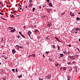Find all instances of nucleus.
I'll return each mask as SVG.
<instances>
[{
	"label": "nucleus",
	"instance_id": "obj_59",
	"mask_svg": "<svg viewBox=\"0 0 80 80\" xmlns=\"http://www.w3.org/2000/svg\"><path fill=\"white\" fill-rule=\"evenodd\" d=\"M46 39H47V40H48V39H49V38H46Z\"/></svg>",
	"mask_w": 80,
	"mask_h": 80
},
{
	"label": "nucleus",
	"instance_id": "obj_37",
	"mask_svg": "<svg viewBox=\"0 0 80 80\" xmlns=\"http://www.w3.org/2000/svg\"><path fill=\"white\" fill-rule=\"evenodd\" d=\"M57 47L58 48V50H60V47L59 46H58Z\"/></svg>",
	"mask_w": 80,
	"mask_h": 80
},
{
	"label": "nucleus",
	"instance_id": "obj_20",
	"mask_svg": "<svg viewBox=\"0 0 80 80\" xmlns=\"http://www.w3.org/2000/svg\"><path fill=\"white\" fill-rule=\"evenodd\" d=\"M74 68V69L75 70H77V67L76 66H74L73 67Z\"/></svg>",
	"mask_w": 80,
	"mask_h": 80
},
{
	"label": "nucleus",
	"instance_id": "obj_22",
	"mask_svg": "<svg viewBox=\"0 0 80 80\" xmlns=\"http://www.w3.org/2000/svg\"><path fill=\"white\" fill-rule=\"evenodd\" d=\"M80 18H78V17H77L76 18V20H77V21H78V20H80Z\"/></svg>",
	"mask_w": 80,
	"mask_h": 80
},
{
	"label": "nucleus",
	"instance_id": "obj_1",
	"mask_svg": "<svg viewBox=\"0 0 80 80\" xmlns=\"http://www.w3.org/2000/svg\"><path fill=\"white\" fill-rule=\"evenodd\" d=\"M16 48L17 49H18V50H20V48H23L21 46H18V45H17L16 46Z\"/></svg>",
	"mask_w": 80,
	"mask_h": 80
},
{
	"label": "nucleus",
	"instance_id": "obj_28",
	"mask_svg": "<svg viewBox=\"0 0 80 80\" xmlns=\"http://www.w3.org/2000/svg\"><path fill=\"white\" fill-rule=\"evenodd\" d=\"M50 53V52H49V51H48V52H46V53L47 55H48V53Z\"/></svg>",
	"mask_w": 80,
	"mask_h": 80
},
{
	"label": "nucleus",
	"instance_id": "obj_45",
	"mask_svg": "<svg viewBox=\"0 0 80 80\" xmlns=\"http://www.w3.org/2000/svg\"><path fill=\"white\" fill-rule=\"evenodd\" d=\"M19 7L20 8V7H22V6L21 5V4H19Z\"/></svg>",
	"mask_w": 80,
	"mask_h": 80
},
{
	"label": "nucleus",
	"instance_id": "obj_15",
	"mask_svg": "<svg viewBox=\"0 0 80 80\" xmlns=\"http://www.w3.org/2000/svg\"><path fill=\"white\" fill-rule=\"evenodd\" d=\"M33 6V5H32V4L30 3L29 4V5L28 6V7H32Z\"/></svg>",
	"mask_w": 80,
	"mask_h": 80
},
{
	"label": "nucleus",
	"instance_id": "obj_16",
	"mask_svg": "<svg viewBox=\"0 0 80 80\" xmlns=\"http://www.w3.org/2000/svg\"><path fill=\"white\" fill-rule=\"evenodd\" d=\"M49 5L50 7H52V4L51 3H49Z\"/></svg>",
	"mask_w": 80,
	"mask_h": 80
},
{
	"label": "nucleus",
	"instance_id": "obj_46",
	"mask_svg": "<svg viewBox=\"0 0 80 80\" xmlns=\"http://www.w3.org/2000/svg\"><path fill=\"white\" fill-rule=\"evenodd\" d=\"M46 1L48 2V3H49V2H50V0H46Z\"/></svg>",
	"mask_w": 80,
	"mask_h": 80
},
{
	"label": "nucleus",
	"instance_id": "obj_8",
	"mask_svg": "<svg viewBox=\"0 0 80 80\" xmlns=\"http://www.w3.org/2000/svg\"><path fill=\"white\" fill-rule=\"evenodd\" d=\"M63 53H64V54L65 55H67L68 54V52L66 51H63Z\"/></svg>",
	"mask_w": 80,
	"mask_h": 80
},
{
	"label": "nucleus",
	"instance_id": "obj_25",
	"mask_svg": "<svg viewBox=\"0 0 80 80\" xmlns=\"http://www.w3.org/2000/svg\"><path fill=\"white\" fill-rule=\"evenodd\" d=\"M75 29L76 30V31H78V28H75Z\"/></svg>",
	"mask_w": 80,
	"mask_h": 80
},
{
	"label": "nucleus",
	"instance_id": "obj_26",
	"mask_svg": "<svg viewBox=\"0 0 80 80\" xmlns=\"http://www.w3.org/2000/svg\"><path fill=\"white\" fill-rule=\"evenodd\" d=\"M21 36H22L23 38H25V36H24V35L23 34L21 35Z\"/></svg>",
	"mask_w": 80,
	"mask_h": 80
},
{
	"label": "nucleus",
	"instance_id": "obj_56",
	"mask_svg": "<svg viewBox=\"0 0 80 80\" xmlns=\"http://www.w3.org/2000/svg\"><path fill=\"white\" fill-rule=\"evenodd\" d=\"M78 31H80V29L79 28H78Z\"/></svg>",
	"mask_w": 80,
	"mask_h": 80
},
{
	"label": "nucleus",
	"instance_id": "obj_14",
	"mask_svg": "<svg viewBox=\"0 0 80 80\" xmlns=\"http://www.w3.org/2000/svg\"><path fill=\"white\" fill-rule=\"evenodd\" d=\"M66 69H67V67H63L62 68V70H63V71H65Z\"/></svg>",
	"mask_w": 80,
	"mask_h": 80
},
{
	"label": "nucleus",
	"instance_id": "obj_18",
	"mask_svg": "<svg viewBox=\"0 0 80 80\" xmlns=\"http://www.w3.org/2000/svg\"><path fill=\"white\" fill-rule=\"evenodd\" d=\"M15 31V29H12V30H11V31H10V32H14V31Z\"/></svg>",
	"mask_w": 80,
	"mask_h": 80
},
{
	"label": "nucleus",
	"instance_id": "obj_55",
	"mask_svg": "<svg viewBox=\"0 0 80 80\" xmlns=\"http://www.w3.org/2000/svg\"><path fill=\"white\" fill-rule=\"evenodd\" d=\"M46 10H50V9L48 8H46Z\"/></svg>",
	"mask_w": 80,
	"mask_h": 80
},
{
	"label": "nucleus",
	"instance_id": "obj_54",
	"mask_svg": "<svg viewBox=\"0 0 80 80\" xmlns=\"http://www.w3.org/2000/svg\"><path fill=\"white\" fill-rule=\"evenodd\" d=\"M4 57H5V56L4 55L2 56V57H3V58H4Z\"/></svg>",
	"mask_w": 80,
	"mask_h": 80
},
{
	"label": "nucleus",
	"instance_id": "obj_53",
	"mask_svg": "<svg viewBox=\"0 0 80 80\" xmlns=\"http://www.w3.org/2000/svg\"><path fill=\"white\" fill-rule=\"evenodd\" d=\"M17 37L18 38H20V36H17Z\"/></svg>",
	"mask_w": 80,
	"mask_h": 80
},
{
	"label": "nucleus",
	"instance_id": "obj_57",
	"mask_svg": "<svg viewBox=\"0 0 80 80\" xmlns=\"http://www.w3.org/2000/svg\"><path fill=\"white\" fill-rule=\"evenodd\" d=\"M31 56V55H29L28 56V57H30Z\"/></svg>",
	"mask_w": 80,
	"mask_h": 80
},
{
	"label": "nucleus",
	"instance_id": "obj_50",
	"mask_svg": "<svg viewBox=\"0 0 80 80\" xmlns=\"http://www.w3.org/2000/svg\"><path fill=\"white\" fill-rule=\"evenodd\" d=\"M75 33L77 34L78 33V31H76V32L75 31Z\"/></svg>",
	"mask_w": 80,
	"mask_h": 80
},
{
	"label": "nucleus",
	"instance_id": "obj_44",
	"mask_svg": "<svg viewBox=\"0 0 80 80\" xmlns=\"http://www.w3.org/2000/svg\"><path fill=\"white\" fill-rule=\"evenodd\" d=\"M23 28L24 29H25V28H26V26H24L23 27Z\"/></svg>",
	"mask_w": 80,
	"mask_h": 80
},
{
	"label": "nucleus",
	"instance_id": "obj_10",
	"mask_svg": "<svg viewBox=\"0 0 80 80\" xmlns=\"http://www.w3.org/2000/svg\"><path fill=\"white\" fill-rule=\"evenodd\" d=\"M70 14L72 15V17H74V16H75V14H74V13H73L71 12L70 13Z\"/></svg>",
	"mask_w": 80,
	"mask_h": 80
},
{
	"label": "nucleus",
	"instance_id": "obj_3",
	"mask_svg": "<svg viewBox=\"0 0 80 80\" xmlns=\"http://www.w3.org/2000/svg\"><path fill=\"white\" fill-rule=\"evenodd\" d=\"M76 30L75 29V28L73 29L71 31L72 33H75V32L76 31Z\"/></svg>",
	"mask_w": 80,
	"mask_h": 80
},
{
	"label": "nucleus",
	"instance_id": "obj_51",
	"mask_svg": "<svg viewBox=\"0 0 80 80\" xmlns=\"http://www.w3.org/2000/svg\"><path fill=\"white\" fill-rule=\"evenodd\" d=\"M71 45H70V44H69V47H71Z\"/></svg>",
	"mask_w": 80,
	"mask_h": 80
},
{
	"label": "nucleus",
	"instance_id": "obj_12",
	"mask_svg": "<svg viewBox=\"0 0 80 80\" xmlns=\"http://www.w3.org/2000/svg\"><path fill=\"white\" fill-rule=\"evenodd\" d=\"M35 56H36V55H35V54H33L32 55H31V57H35Z\"/></svg>",
	"mask_w": 80,
	"mask_h": 80
},
{
	"label": "nucleus",
	"instance_id": "obj_48",
	"mask_svg": "<svg viewBox=\"0 0 80 80\" xmlns=\"http://www.w3.org/2000/svg\"><path fill=\"white\" fill-rule=\"evenodd\" d=\"M67 52H68V54H69V53H70V51H67Z\"/></svg>",
	"mask_w": 80,
	"mask_h": 80
},
{
	"label": "nucleus",
	"instance_id": "obj_64",
	"mask_svg": "<svg viewBox=\"0 0 80 80\" xmlns=\"http://www.w3.org/2000/svg\"><path fill=\"white\" fill-rule=\"evenodd\" d=\"M3 80H5V78H3Z\"/></svg>",
	"mask_w": 80,
	"mask_h": 80
},
{
	"label": "nucleus",
	"instance_id": "obj_21",
	"mask_svg": "<svg viewBox=\"0 0 80 80\" xmlns=\"http://www.w3.org/2000/svg\"><path fill=\"white\" fill-rule=\"evenodd\" d=\"M12 71L13 72H14V73H15V70L14 69H12Z\"/></svg>",
	"mask_w": 80,
	"mask_h": 80
},
{
	"label": "nucleus",
	"instance_id": "obj_61",
	"mask_svg": "<svg viewBox=\"0 0 80 80\" xmlns=\"http://www.w3.org/2000/svg\"><path fill=\"white\" fill-rule=\"evenodd\" d=\"M79 41L80 42V38L79 39Z\"/></svg>",
	"mask_w": 80,
	"mask_h": 80
},
{
	"label": "nucleus",
	"instance_id": "obj_29",
	"mask_svg": "<svg viewBox=\"0 0 80 80\" xmlns=\"http://www.w3.org/2000/svg\"><path fill=\"white\" fill-rule=\"evenodd\" d=\"M53 59H51V58H49V60H50V61H52Z\"/></svg>",
	"mask_w": 80,
	"mask_h": 80
},
{
	"label": "nucleus",
	"instance_id": "obj_36",
	"mask_svg": "<svg viewBox=\"0 0 80 80\" xmlns=\"http://www.w3.org/2000/svg\"><path fill=\"white\" fill-rule=\"evenodd\" d=\"M4 58L5 59H7V57L5 56H4Z\"/></svg>",
	"mask_w": 80,
	"mask_h": 80
},
{
	"label": "nucleus",
	"instance_id": "obj_13",
	"mask_svg": "<svg viewBox=\"0 0 80 80\" xmlns=\"http://www.w3.org/2000/svg\"><path fill=\"white\" fill-rule=\"evenodd\" d=\"M16 52V50H12V52L13 54H14Z\"/></svg>",
	"mask_w": 80,
	"mask_h": 80
},
{
	"label": "nucleus",
	"instance_id": "obj_30",
	"mask_svg": "<svg viewBox=\"0 0 80 80\" xmlns=\"http://www.w3.org/2000/svg\"><path fill=\"white\" fill-rule=\"evenodd\" d=\"M35 8H33L32 12H34V11H35Z\"/></svg>",
	"mask_w": 80,
	"mask_h": 80
},
{
	"label": "nucleus",
	"instance_id": "obj_33",
	"mask_svg": "<svg viewBox=\"0 0 80 80\" xmlns=\"http://www.w3.org/2000/svg\"><path fill=\"white\" fill-rule=\"evenodd\" d=\"M39 80H43V78H39Z\"/></svg>",
	"mask_w": 80,
	"mask_h": 80
},
{
	"label": "nucleus",
	"instance_id": "obj_47",
	"mask_svg": "<svg viewBox=\"0 0 80 80\" xmlns=\"http://www.w3.org/2000/svg\"><path fill=\"white\" fill-rule=\"evenodd\" d=\"M13 13H16V11L13 10Z\"/></svg>",
	"mask_w": 80,
	"mask_h": 80
},
{
	"label": "nucleus",
	"instance_id": "obj_7",
	"mask_svg": "<svg viewBox=\"0 0 80 80\" xmlns=\"http://www.w3.org/2000/svg\"><path fill=\"white\" fill-rule=\"evenodd\" d=\"M68 70H69V72H71L72 71V68L71 67H69L68 68Z\"/></svg>",
	"mask_w": 80,
	"mask_h": 80
},
{
	"label": "nucleus",
	"instance_id": "obj_39",
	"mask_svg": "<svg viewBox=\"0 0 80 80\" xmlns=\"http://www.w3.org/2000/svg\"><path fill=\"white\" fill-rule=\"evenodd\" d=\"M67 63L68 65H70L71 63H70V62H68Z\"/></svg>",
	"mask_w": 80,
	"mask_h": 80
},
{
	"label": "nucleus",
	"instance_id": "obj_60",
	"mask_svg": "<svg viewBox=\"0 0 80 80\" xmlns=\"http://www.w3.org/2000/svg\"><path fill=\"white\" fill-rule=\"evenodd\" d=\"M3 70H1V72L2 73H3Z\"/></svg>",
	"mask_w": 80,
	"mask_h": 80
},
{
	"label": "nucleus",
	"instance_id": "obj_2",
	"mask_svg": "<svg viewBox=\"0 0 80 80\" xmlns=\"http://www.w3.org/2000/svg\"><path fill=\"white\" fill-rule=\"evenodd\" d=\"M69 57L71 60H73L74 59H75L76 56L75 55H74L73 56H69Z\"/></svg>",
	"mask_w": 80,
	"mask_h": 80
},
{
	"label": "nucleus",
	"instance_id": "obj_23",
	"mask_svg": "<svg viewBox=\"0 0 80 80\" xmlns=\"http://www.w3.org/2000/svg\"><path fill=\"white\" fill-rule=\"evenodd\" d=\"M8 28L9 29V30H12L13 29V27H8Z\"/></svg>",
	"mask_w": 80,
	"mask_h": 80
},
{
	"label": "nucleus",
	"instance_id": "obj_49",
	"mask_svg": "<svg viewBox=\"0 0 80 80\" xmlns=\"http://www.w3.org/2000/svg\"><path fill=\"white\" fill-rule=\"evenodd\" d=\"M42 57H43L44 58H45V56L44 55V54L43 55Z\"/></svg>",
	"mask_w": 80,
	"mask_h": 80
},
{
	"label": "nucleus",
	"instance_id": "obj_52",
	"mask_svg": "<svg viewBox=\"0 0 80 80\" xmlns=\"http://www.w3.org/2000/svg\"><path fill=\"white\" fill-rule=\"evenodd\" d=\"M59 65V64H57V65H56V66L58 67V65Z\"/></svg>",
	"mask_w": 80,
	"mask_h": 80
},
{
	"label": "nucleus",
	"instance_id": "obj_40",
	"mask_svg": "<svg viewBox=\"0 0 80 80\" xmlns=\"http://www.w3.org/2000/svg\"><path fill=\"white\" fill-rule=\"evenodd\" d=\"M1 18H2V20H7L6 19H5L4 18H3L2 17H1Z\"/></svg>",
	"mask_w": 80,
	"mask_h": 80
},
{
	"label": "nucleus",
	"instance_id": "obj_11",
	"mask_svg": "<svg viewBox=\"0 0 80 80\" xmlns=\"http://www.w3.org/2000/svg\"><path fill=\"white\" fill-rule=\"evenodd\" d=\"M18 78H22V75L21 74L20 75L18 76Z\"/></svg>",
	"mask_w": 80,
	"mask_h": 80
},
{
	"label": "nucleus",
	"instance_id": "obj_35",
	"mask_svg": "<svg viewBox=\"0 0 80 80\" xmlns=\"http://www.w3.org/2000/svg\"><path fill=\"white\" fill-rule=\"evenodd\" d=\"M32 0H29V3H32Z\"/></svg>",
	"mask_w": 80,
	"mask_h": 80
},
{
	"label": "nucleus",
	"instance_id": "obj_38",
	"mask_svg": "<svg viewBox=\"0 0 80 80\" xmlns=\"http://www.w3.org/2000/svg\"><path fill=\"white\" fill-rule=\"evenodd\" d=\"M11 18H12L13 17V18H14L13 15H11Z\"/></svg>",
	"mask_w": 80,
	"mask_h": 80
},
{
	"label": "nucleus",
	"instance_id": "obj_27",
	"mask_svg": "<svg viewBox=\"0 0 80 80\" xmlns=\"http://www.w3.org/2000/svg\"><path fill=\"white\" fill-rule=\"evenodd\" d=\"M52 48H55V45H53L52 46Z\"/></svg>",
	"mask_w": 80,
	"mask_h": 80
},
{
	"label": "nucleus",
	"instance_id": "obj_24",
	"mask_svg": "<svg viewBox=\"0 0 80 80\" xmlns=\"http://www.w3.org/2000/svg\"><path fill=\"white\" fill-rule=\"evenodd\" d=\"M34 32H35V33H37V32H39V31H38V30H36L34 31Z\"/></svg>",
	"mask_w": 80,
	"mask_h": 80
},
{
	"label": "nucleus",
	"instance_id": "obj_19",
	"mask_svg": "<svg viewBox=\"0 0 80 80\" xmlns=\"http://www.w3.org/2000/svg\"><path fill=\"white\" fill-rule=\"evenodd\" d=\"M71 78V77L70 76H69L68 77V79L67 80H70Z\"/></svg>",
	"mask_w": 80,
	"mask_h": 80
},
{
	"label": "nucleus",
	"instance_id": "obj_5",
	"mask_svg": "<svg viewBox=\"0 0 80 80\" xmlns=\"http://www.w3.org/2000/svg\"><path fill=\"white\" fill-rule=\"evenodd\" d=\"M55 38L56 39V40L58 41V42H60L61 43H62V42H61V41L59 40V39L58 38H57V37H55Z\"/></svg>",
	"mask_w": 80,
	"mask_h": 80
},
{
	"label": "nucleus",
	"instance_id": "obj_34",
	"mask_svg": "<svg viewBox=\"0 0 80 80\" xmlns=\"http://www.w3.org/2000/svg\"><path fill=\"white\" fill-rule=\"evenodd\" d=\"M19 34H20V35H22V32H20V31L19 32Z\"/></svg>",
	"mask_w": 80,
	"mask_h": 80
},
{
	"label": "nucleus",
	"instance_id": "obj_42",
	"mask_svg": "<svg viewBox=\"0 0 80 80\" xmlns=\"http://www.w3.org/2000/svg\"><path fill=\"white\" fill-rule=\"evenodd\" d=\"M62 68L63 69V68H62V67H61L60 68V70H62Z\"/></svg>",
	"mask_w": 80,
	"mask_h": 80
},
{
	"label": "nucleus",
	"instance_id": "obj_41",
	"mask_svg": "<svg viewBox=\"0 0 80 80\" xmlns=\"http://www.w3.org/2000/svg\"><path fill=\"white\" fill-rule=\"evenodd\" d=\"M18 69H16V72H18Z\"/></svg>",
	"mask_w": 80,
	"mask_h": 80
},
{
	"label": "nucleus",
	"instance_id": "obj_9",
	"mask_svg": "<svg viewBox=\"0 0 80 80\" xmlns=\"http://www.w3.org/2000/svg\"><path fill=\"white\" fill-rule=\"evenodd\" d=\"M47 26L48 27H50L51 26H52V24L51 23H48Z\"/></svg>",
	"mask_w": 80,
	"mask_h": 80
},
{
	"label": "nucleus",
	"instance_id": "obj_62",
	"mask_svg": "<svg viewBox=\"0 0 80 80\" xmlns=\"http://www.w3.org/2000/svg\"><path fill=\"white\" fill-rule=\"evenodd\" d=\"M62 57H61L60 56L59 57V58H61Z\"/></svg>",
	"mask_w": 80,
	"mask_h": 80
},
{
	"label": "nucleus",
	"instance_id": "obj_4",
	"mask_svg": "<svg viewBox=\"0 0 80 80\" xmlns=\"http://www.w3.org/2000/svg\"><path fill=\"white\" fill-rule=\"evenodd\" d=\"M46 78L48 80H50V78H51V76L48 75L46 77Z\"/></svg>",
	"mask_w": 80,
	"mask_h": 80
},
{
	"label": "nucleus",
	"instance_id": "obj_63",
	"mask_svg": "<svg viewBox=\"0 0 80 80\" xmlns=\"http://www.w3.org/2000/svg\"><path fill=\"white\" fill-rule=\"evenodd\" d=\"M18 9L20 8V7H18Z\"/></svg>",
	"mask_w": 80,
	"mask_h": 80
},
{
	"label": "nucleus",
	"instance_id": "obj_6",
	"mask_svg": "<svg viewBox=\"0 0 80 80\" xmlns=\"http://www.w3.org/2000/svg\"><path fill=\"white\" fill-rule=\"evenodd\" d=\"M32 33V32L30 31H28V34L29 37H30V34Z\"/></svg>",
	"mask_w": 80,
	"mask_h": 80
},
{
	"label": "nucleus",
	"instance_id": "obj_43",
	"mask_svg": "<svg viewBox=\"0 0 80 80\" xmlns=\"http://www.w3.org/2000/svg\"><path fill=\"white\" fill-rule=\"evenodd\" d=\"M46 5V4H44L43 5L42 7H45V6Z\"/></svg>",
	"mask_w": 80,
	"mask_h": 80
},
{
	"label": "nucleus",
	"instance_id": "obj_17",
	"mask_svg": "<svg viewBox=\"0 0 80 80\" xmlns=\"http://www.w3.org/2000/svg\"><path fill=\"white\" fill-rule=\"evenodd\" d=\"M59 55L61 57H64V55H63V54H59Z\"/></svg>",
	"mask_w": 80,
	"mask_h": 80
},
{
	"label": "nucleus",
	"instance_id": "obj_31",
	"mask_svg": "<svg viewBox=\"0 0 80 80\" xmlns=\"http://www.w3.org/2000/svg\"><path fill=\"white\" fill-rule=\"evenodd\" d=\"M72 63L74 65H75V61H73L72 62Z\"/></svg>",
	"mask_w": 80,
	"mask_h": 80
},
{
	"label": "nucleus",
	"instance_id": "obj_32",
	"mask_svg": "<svg viewBox=\"0 0 80 80\" xmlns=\"http://www.w3.org/2000/svg\"><path fill=\"white\" fill-rule=\"evenodd\" d=\"M65 14V12H63V13H61V15L62 16V15H63Z\"/></svg>",
	"mask_w": 80,
	"mask_h": 80
},
{
	"label": "nucleus",
	"instance_id": "obj_58",
	"mask_svg": "<svg viewBox=\"0 0 80 80\" xmlns=\"http://www.w3.org/2000/svg\"><path fill=\"white\" fill-rule=\"evenodd\" d=\"M20 10H22V8H20Z\"/></svg>",
	"mask_w": 80,
	"mask_h": 80
}]
</instances>
